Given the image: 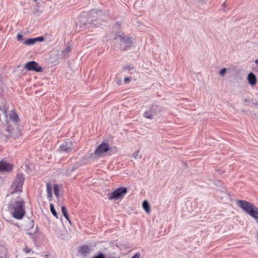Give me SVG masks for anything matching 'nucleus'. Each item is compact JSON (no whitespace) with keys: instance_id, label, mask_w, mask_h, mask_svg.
Listing matches in <instances>:
<instances>
[{"instance_id":"1","label":"nucleus","mask_w":258,"mask_h":258,"mask_svg":"<svg viewBox=\"0 0 258 258\" xmlns=\"http://www.w3.org/2000/svg\"><path fill=\"white\" fill-rule=\"evenodd\" d=\"M105 17L101 11L92 10L90 12L82 13L79 19L81 25L90 28L102 25Z\"/></svg>"},{"instance_id":"2","label":"nucleus","mask_w":258,"mask_h":258,"mask_svg":"<svg viewBox=\"0 0 258 258\" xmlns=\"http://www.w3.org/2000/svg\"><path fill=\"white\" fill-rule=\"evenodd\" d=\"M10 209L13 216L17 219H22L25 213L24 202L22 200L12 202Z\"/></svg>"},{"instance_id":"3","label":"nucleus","mask_w":258,"mask_h":258,"mask_svg":"<svg viewBox=\"0 0 258 258\" xmlns=\"http://www.w3.org/2000/svg\"><path fill=\"white\" fill-rule=\"evenodd\" d=\"M115 46L121 50H126L132 44L131 38L123 33L118 35L114 39Z\"/></svg>"},{"instance_id":"4","label":"nucleus","mask_w":258,"mask_h":258,"mask_svg":"<svg viewBox=\"0 0 258 258\" xmlns=\"http://www.w3.org/2000/svg\"><path fill=\"white\" fill-rule=\"evenodd\" d=\"M163 110V107L157 103L152 104L143 114L144 117L152 120Z\"/></svg>"},{"instance_id":"5","label":"nucleus","mask_w":258,"mask_h":258,"mask_svg":"<svg viewBox=\"0 0 258 258\" xmlns=\"http://www.w3.org/2000/svg\"><path fill=\"white\" fill-rule=\"evenodd\" d=\"M24 180L25 178L22 173L17 174L15 180L12 185V188L13 189V192H21L22 191V186Z\"/></svg>"},{"instance_id":"6","label":"nucleus","mask_w":258,"mask_h":258,"mask_svg":"<svg viewBox=\"0 0 258 258\" xmlns=\"http://www.w3.org/2000/svg\"><path fill=\"white\" fill-rule=\"evenodd\" d=\"M127 192L126 187L124 186L119 187L110 193L108 199L110 200L122 199Z\"/></svg>"},{"instance_id":"7","label":"nucleus","mask_w":258,"mask_h":258,"mask_svg":"<svg viewBox=\"0 0 258 258\" xmlns=\"http://www.w3.org/2000/svg\"><path fill=\"white\" fill-rule=\"evenodd\" d=\"M237 203L238 206L248 214H249L255 207L253 204L244 200H238Z\"/></svg>"},{"instance_id":"8","label":"nucleus","mask_w":258,"mask_h":258,"mask_svg":"<svg viewBox=\"0 0 258 258\" xmlns=\"http://www.w3.org/2000/svg\"><path fill=\"white\" fill-rule=\"evenodd\" d=\"M109 146L108 144L103 143L101 144L95 150L94 155L97 158L100 157L103 154L109 150Z\"/></svg>"},{"instance_id":"9","label":"nucleus","mask_w":258,"mask_h":258,"mask_svg":"<svg viewBox=\"0 0 258 258\" xmlns=\"http://www.w3.org/2000/svg\"><path fill=\"white\" fill-rule=\"evenodd\" d=\"M25 68L28 71H33L37 72H41L43 71V68L35 61H31L25 64Z\"/></svg>"},{"instance_id":"10","label":"nucleus","mask_w":258,"mask_h":258,"mask_svg":"<svg viewBox=\"0 0 258 258\" xmlns=\"http://www.w3.org/2000/svg\"><path fill=\"white\" fill-rule=\"evenodd\" d=\"M73 148L72 142L69 139H68L60 146L59 151L61 152L68 153L71 152Z\"/></svg>"},{"instance_id":"11","label":"nucleus","mask_w":258,"mask_h":258,"mask_svg":"<svg viewBox=\"0 0 258 258\" xmlns=\"http://www.w3.org/2000/svg\"><path fill=\"white\" fill-rule=\"evenodd\" d=\"M13 169V165L6 162L0 161V172H10Z\"/></svg>"},{"instance_id":"12","label":"nucleus","mask_w":258,"mask_h":258,"mask_svg":"<svg viewBox=\"0 0 258 258\" xmlns=\"http://www.w3.org/2000/svg\"><path fill=\"white\" fill-rule=\"evenodd\" d=\"M79 252L83 256H86L91 252L90 248L88 245H82L80 247Z\"/></svg>"},{"instance_id":"13","label":"nucleus","mask_w":258,"mask_h":258,"mask_svg":"<svg viewBox=\"0 0 258 258\" xmlns=\"http://www.w3.org/2000/svg\"><path fill=\"white\" fill-rule=\"evenodd\" d=\"M247 80L249 84L253 86L256 83V78L255 75L252 73H250L247 76Z\"/></svg>"},{"instance_id":"14","label":"nucleus","mask_w":258,"mask_h":258,"mask_svg":"<svg viewBox=\"0 0 258 258\" xmlns=\"http://www.w3.org/2000/svg\"><path fill=\"white\" fill-rule=\"evenodd\" d=\"M37 230L38 227H36L35 231L34 233L31 232H27V234L28 235H29L31 236V239H33L34 241H37L38 240L37 236L41 234V233L40 232L37 231Z\"/></svg>"},{"instance_id":"15","label":"nucleus","mask_w":258,"mask_h":258,"mask_svg":"<svg viewBox=\"0 0 258 258\" xmlns=\"http://www.w3.org/2000/svg\"><path fill=\"white\" fill-rule=\"evenodd\" d=\"M46 189L47 192V198L49 201H51L52 198V188L50 182H48L46 183Z\"/></svg>"},{"instance_id":"16","label":"nucleus","mask_w":258,"mask_h":258,"mask_svg":"<svg viewBox=\"0 0 258 258\" xmlns=\"http://www.w3.org/2000/svg\"><path fill=\"white\" fill-rule=\"evenodd\" d=\"M10 118L14 122L16 123L19 121V116L14 110H12L10 114Z\"/></svg>"},{"instance_id":"17","label":"nucleus","mask_w":258,"mask_h":258,"mask_svg":"<svg viewBox=\"0 0 258 258\" xmlns=\"http://www.w3.org/2000/svg\"><path fill=\"white\" fill-rule=\"evenodd\" d=\"M249 215L258 223V208L257 207L255 206Z\"/></svg>"},{"instance_id":"18","label":"nucleus","mask_w":258,"mask_h":258,"mask_svg":"<svg viewBox=\"0 0 258 258\" xmlns=\"http://www.w3.org/2000/svg\"><path fill=\"white\" fill-rule=\"evenodd\" d=\"M142 207L144 210L148 213L150 212V206L147 201L145 200L142 203Z\"/></svg>"},{"instance_id":"19","label":"nucleus","mask_w":258,"mask_h":258,"mask_svg":"<svg viewBox=\"0 0 258 258\" xmlns=\"http://www.w3.org/2000/svg\"><path fill=\"white\" fill-rule=\"evenodd\" d=\"M36 42V39L34 38H29L26 39L24 41V44L27 45H31L34 44Z\"/></svg>"},{"instance_id":"20","label":"nucleus","mask_w":258,"mask_h":258,"mask_svg":"<svg viewBox=\"0 0 258 258\" xmlns=\"http://www.w3.org/2000/svg\"><path fill=\"white\" fill-rule=\"evenodd\" d=\"M61 212L63 214L65 218L71 223V221L69 219V217L67 212L66 207L65 206L61 207Z\"/></svg>"},{"instance_id":"21","label":"nucleus","mask_w":258,"mask_h":258,"mask_svg":"<svg viewBox=\"0 0 258 258\" xmlns=\"http://www.w3.org/2000/svg\"><path fill=\"white\" fill-rule=\"evenodd\" d=\"M72 50L71 47L69 45H67L66 48L62 51V55L64 57H67L68 54L71 52Z\"/></svg>"},{"instance_id":"22","label":"nucleus","mask_w":258,"mask_h":258,"mask_svg":"<svg viewBox=\"0 0 258 258\" xmlns=\"http://www.w3.org/2000/svg\"><path fill=\"white\" fill-rule=\"evenodd\" d=\"M50 210L52 214L57 219H58L57 213L54 208V205L52 204H50Z\"/></svg>"},{"instance_id":"23","label":"nucleus","mask_w":258,"mask_h":258,"mask_svg":"<svg viewBox=\"0 0 258 258\" xmlns=\"http://www.w3.org/2000/svg\"><path fill=\"white\" fill-rule=\"evenodd\" d=\"M53 190H54V194L55 197L57 198H58L59 197V187H58V185L57 184L54 185Z\"/></svg>"},{"instance_id":"24","label":"nucleus","mask_w":258,"mask_h":258,"mask_svg":"<svg viewBox=\"0 0 258 258\" xmlns=\"http://www.w3.org/2000/svg\"><path fill=\"white\" fill-rule=\"evenodd\" d=\"M123 68L125 71H129L133 70L134 69V67L132 64H130L127 66H124Z\"/></svg>"},{"instance_id":"25","label":"nucleus","mask_w":258,"mask_h":258,"mask_svg":"<svg viewBox=\"0 0 258 258\" xmlns=\"http://www.w3.org/2000/svg\"><path fill=\"white\" fill-rule=\"evenodd\" d=\"M249 106L256 107L258 106V102L256 100L252 99L251 100H250V103Z\"/></svg>"},{"instance_id":"26","label":"nucleus","mask_w":258,"mask_h":258,"mask_svg":"<svg viewBox=\"0 0 258 258\" xmlns=\"http://www.w3.org/2000/svg\"><path fill=\"white\" fill-rule=\"evenodd\" d=\"M250 100L249 99H244L243 100V104L244 105H250Z\"/></svg>"},{"instance_id":"27","label":"nucleus","mask_w":258,"mask_h":258,"mask_svg":"<svg viewBox=\"0 0 258 258\" xmlns=\"http://www.w3.org/2000/svg\"><path fill=\"white\" fill-rule=\"evenodd\" d=\"M227 72L226 68H224L220 70L219 72V75L221 76H223Z\"/></svg>"},{"instance_id":"28","label":"nucleus","mask_w":258,"mask_h":258,"mask_svg":"<svg viewBox=\"0 0 258 258\" xmlns=\"http://www.w3.org/2000/svg\"><path fill=\"white\" fill-rule=\"evenodd\" d=\"M2 248V247L0 245V258H6V255L3 253Z\"/></svg>"},{"instance_id":"29","label":"nucleus","mask_w":258,"mask_h":258,"mask_svg":"<svg viewBox=\"0 0 258 258\" xmlns=\"http://www.w3.org/2000/svg\"><path fill=\"white\" fill-rule=\"evenodd\" d=\"M140 151H137L135 152V153L134 154V157L136 158V159H138V158H141V156H139V153Z\"/></svg>"},{"instance_id":"30","label":"nucleus","mask_w":258,"mask_h":258,"mask_svg":"<svg viewBox=\"0 0 258 258\" xmlns=\"http://www.w3.org/2000/svg\"><path fill=\"white\" fill-rule=\"evenodd\" d=\"M34 39H36V41H43L44 40V37L42 36L36 37V38H35Z\"/></svg>"},{"instance_id":"31","label":"nucleus","mask_w":258,"mask_h":258,"mask_svg":"<svg viewBox=\"0 0 258 258\" xmlns=\"http://www.w3.org/2000/svg\"><path fill=\"white\" fill-rule=\"evenodd\" d=\"M140 254L139 253H136L131 258H139Z\"/></svg>"},{"instance_id":"32","label":"nucleus","mask_w":258,"mask_h":258,"mask_svg":"<svg viewBox=\"0 0 258 258\" xmlns=\"http://www.w3.org/2000/svg\"><path fill=\"white\" fill-rule=\"evenodd\" d=\"M22 37H23V36H22V34H18L17 35V40H18V41L21 40L22 39Z\"/></svg>"},{"instance_id":"33","label":"nucleus","mask_w":258,"mask_h":258,"mask_svg":"<svg viewBox=\"0 0 258 258\" xmlns=\"http://www.w3.org/2000/svg\"><path fill=\"white\" fill-rule=\"evenodd\" d=\"M29 226L31 228H32L34 227V221L33 220H31L29 222Z\"/></svg>"},{"instance_id":"34","label":"nucleus","mask_w":258,"mask_h":258,"mask_svg":"<svg viewBox=\"0 0 258 258\" xmlns=\"http://www.w3.org/2000/svg\"><path fill=\"white\" fill-rule=\"evenodd\" d=\"M131 80V78H128V77H126L125 78H124V82L125 83H127V82H128L130 81Z\"/></svg>"},{"instance_id":"35","label":"nucleus","mask_w":258,"mask_h":258,"mask_svg":"<svg viewBox=\"0 0 258 258\" xmlns=\"http://www.w3.org/2000/svg\"><path fill=\"white\" fill-rule=\"evenodd\" d=\"M30 249H26V252L27 253H29V252H30Z\"/></svg>"},{"instance_id":"36","label":"nucleus","mask_w":258,"mask_h":258,"mask_svg":"<svg viewBox=\"0 0 258 258\" xmlns=\"http://www.w3.org/2000/svg\"><path fill=\"white\" fill-rule=\"evenodd\" d=\"M255 62L256 63H258V59H256V60H255Z\"/></svg>"}]
</instances>
